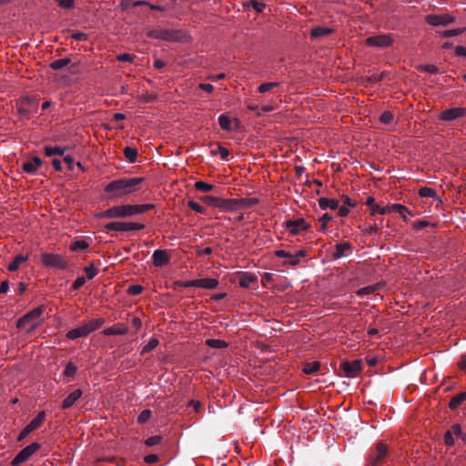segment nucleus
<instances>
[{"label":"nucleus","instance_id":"nucleus-1","mask_svg":"<svg viewBox=\"0 0 466 466\" xmlns=\"http://www.w3.org/2000/svg\"><path fill=\"white\" fill-rule=\"evenodd\" d=\"M142 181L140 177L114 180L106 186L105 191L110 198H119L137 191Z\"/></svg>","mask_w":466,"mask_h":466},{"label":"nucleus","instance_id":"nucleus-44","mask_svg":"<svg viewBox=\"0 0 466 466\" xmlns=\"http://www.w3.org/2000/svg\"><path fill=\"white\" fill-rule=\"evenodd\" d=\"M187 205L192 210H194L199 214H203L205 212L204 208L199 203H198L194 200H189Z\"/></svg>","mask_w":466,"mask_h":466},{"label":"nucleus","instance_id":"nucleus-39","mask_svg":"<svg viewBox=\"0 0 466 466\" xmlns=\"http://www.w3.org/2000/svg\"><path fill=\"white\" fill-rule=\"evenodd\" d=\"M417 69L421 72H426L430 74H437L439 73V69L434 65H420L417 66Z\"/></svg>","mask_w":466,"mask_h":466},{"label":"nucleus","instance_id":"nucleus-2","mask_svg":"<svg viewBox=\"0 0 466 466\" xmlns=\"http://www.w3.org/2000/svg\"><path fill=\"white\" fill-rule=\"evenodd\" d=\"M153 208L152 204L115 206L103 211L100 217L103 218H127L143 214Z\"/></svg>","mask_w":466,"mask_h":466},{"label":"nucleus","instance_id":"nucleus-11","mask_svg":"<svg viewBox=\"0 0 466 466\" xmlns=\"http://www.w3.org/2000/svg\"><path fill=\"white\" fill-rule=\"evenodd\" d=\"M309 225L304 218L296 220H289L286 222V229L292 235L296 236L309 228Z\"/></svg>","mask_w":466,"mask_h":466},{"label":"nucleus","instance_id":"nucleus-52","mask_svg":"<svg viewBox=\"0 0 466 466\" xmlns=\"http://www.w3.org/2000/svg\"><path fill=\"white\" fill-rule=\"evenodd\" d=\"M143 290L142 286L140 285H132L128 288L127 293L129 295L137 296L139 295Z\"/></svg>","mask_w":466,"mask_h":466},{"label":"nucleus","instance_id":"nucleus-24","mask_svg":"<svg viewBox=\"0 0 466 466\" xmlns=\"http://www.w3.org/2000/svg\"><path fill=\"white\" fill-rule=\"evenodd\" d=\"M332 32L333 29L329 27L317 26L311 29L310 35L312 38H320L330 35Z\"/></svg>","mask_w":466,"mask_h":466},{"label":"nucleus","instance_id":"nucleus-9","mask_svg":"<svg viewBox=\"0 0 466 466\" xmlns=\"http://www.w3.org/2000/svg\"><path fill=\"white\" fill-rule=\"evenodd\" d=\"M218 280L214 278H205V279H193L186 281L183 284V287L185 288H202L206 289H214L218 287Z\"/></svg>","mask_w":466,"mask_h":466},{"label":"nucleus","instance_id":"nucleus-17","mask_svg":"<svg viewBox=\"0 0 466 466\" xmlns=\"http://www.w3.org/2000/svg\"><path fill=\"white\" fill-rule=\"evenodd\" d=\"M153 264L156 267H162L169 262L170 257L167 250L157 249L152 255Z\"/></svg>","mask_w":466,"mask_h":466},{"label":"nucleus","instance_id":"nucleus-57","mask_svg":"<svg viewBox=\"0 0 466 466\" xmlns=\"http://www.w3.org/2000/svg\"><path fill=\"white\" fill-rule=\"evenodd\" d=\"M86 283L85 277H78L73 283V289H78Z\"/></svg>","mask_w":466,"mask_h":466},{"label":"nucleus","instance_id":"nucleus-60","mask_svg":"<svg viewBox=\"0 0 466 466\" xmlns=\"http://www.w3.org/2000/svg\"><path fill=\"white\" fill-rule=\"evenodd\" d=\"M218 153L220 155L223 160H228V150L226 147L219 146L218 147Z\"/></svg>","mask_w":466,"mask_h":466},{"label":"nucleus","instance_id":"nucleus-29","mask_svg":"<svg viewBox=\"0 0 466 466\" xmlns=\"http://www.w3.org/2000/svg\"><path fill=\"white\" fill-rule=\"evenodd\" d=\"M28 259L27 256L17 255L14 260L8 265V270L15 271L19 268L22 263L25 262Z\"/></svg>","mask_w":466,"mask_h":466},{"label":"nucleus","instance_id":"nucleus-15","mask_svg":"<svg viewBox=\"0 0 466 466\" xmlns=\"http://www.w3.org/2000/svg\"><path fill=\"white\" fill-rule=\"evenodd\" d=\"M148 36L156 39H162L167 41L177 40L176 32L166 29L153 30L148 33Z\"/></svg>","mask_w":466,"mask_h":466},{"label":"nucleus","instance_id":"nucleus-4","mask_svg":"<svg viewBox=\"0 0 466 466\" xmlns=\"http://www.w3.org/2000/svg\"><path fill=\"white\" fill-rule=\"evenodd\" d=\"M104 323L103 319H90L86 323L69 330L66 333V338L69 339H76L81 337H86L91 332L97 329Z\"/></svg>","mask_w":466,"mask_h":466},{"label":"nucleus","instance_id":"nucleus-64","mask_svg":"<svg viewBox=\"0 0 466 466\" xmlns=\"http://www.w3.org/2000/svg\"><path fill=\"white\" fill-rule=\"evenodd\" d=\"M455 53L458 56H466V48L464 46H456Z\"/></svg>","mask_w":466,"mask_h":466},{"label":"nucleus","instance_id":"nucleus-45","mask_svg":"<svg viewBox=\"0 0 466 466\" xmlns=\"http://www.w3.org/2000/svg\"><path fill=\"white\" fill-rule=\"evenodd\" d=\"M380 120L383 124H390L393 120V114L390 111H385L380 115Z\"/></svg>","mask_w":466,"mask_h":466},{"label":"nucleus","instance_id":"nucleus-10","mask_svg":"<svg viewBox=\"0 0 466 466\" xmlns=\"http://www.w3.org/2000/svg\"><path fill=\"white\" fill-rule=\"evenodd\" d=\"M426 22L433 26L447 25L455 21V17L449 15H428L425 18Z\"/></svg>","mask_w":466,"mask_h":466},{"label":"nucleus","instance_id":"nucleus-61","mask_svg":"<svg viewBox=\"0 0 466 466\" xmlns=\"http://www.w3.org/2000/svg\"><path fill=\"white\" fill-rule=\"evenodd\" d=\"M444 441L448 446H452L454 444V440L451 431H447L445 433Z\"/></svg>","mask_w":466,"mask_h":466},{"label":"nucleus","instance_id":"nucleus-48","mask_svg":"<svg viewBox=\"0 0 466 466\" xmlns=\"http://www.w3.org/2000/svg\"><path fill=\"white\" fill-rule=\"evenodd\" d=\"M331 220V217L328 214V213H325L319 219V223H320V228L319 230L320 231H325L326 230V228H327V223Z\"/></svg>","mask_w":466,"mask_h":466},{"label":"nucleus","instance_id":"nucleus-46","mask_svg":"<svg viewBox=\"0 0 466 466\" xmlns=\"http://www.w3.org/2000/svg\"><path fill=\"white\" fill-rule=\"evenodd\" d=\"M76 367L72 362L67 363L64 370V375L66 377H72L76 374Z\"/></svg>","mask_w":466,"mask_h":466},{"label":"nucleus","instance_id":"nucleus-6","mask_svg":"<svg viewBox=\"0 0 466 466\" xmlns=\"http://www.w3.org/2000/svg\"><path fill=\"white\" fill-rule=\"evenodd\" d=\"M41 262L46 267H52L60 269L67 268V262L58 254L44 253L41 255Z\"/></svg>","mask_w":466,"mask_h":466},{"label":"nucleus","instance_id":"nucleus-41","mask_svg":"<svg viewBox=\"0 0 466 466\" xmlns=\"http://www.w3.org/2000/svg\"><path fill=\"white\" fill-rule=\"evenodd\" d=\"M158 345V340L156 338L150 339L147 345H145L142 349L141 354H145L147 352L151 351Z\"/></svg>","mask_w":466,"mask_h":466},{"label":"nucleus","instance_id":"nucleus-54","mask_svg":"<svg viewBox=\"0 0 466 466\" xmlns=\"http://www.w3.org/2000/svg\"><path fill=\"white\" fill-rule=\"evenodd\" d=\"M363 232L366 235H372L378 232V227L376 225H365L363 228Z\"/></svg>","mask_w":466,"mask_h":466},{"label":"nucleus","instance_id":"nucleus-28","mask_svg":"<svg viewBox=\"0 0 466 466\" xmlns=\"http://www.w3.org/2000/svg\"><path fill=\"white\" fill-rule=\"evenodd\" d=\"M257 277L251 273L244 274L239 279V285L242 288H248L250 285L257 281Z\"/></svg>","mask_w":466,"mask_h":466},{"label":"nucleus","instance_id":"nucleus-40","mask_svg":"<svg viewBox=\"0 0 466 466\" xmlns=\"http://www.w3.org/2000/svg\"><path fill=\"white\" fill-rule=\"evenodd\" d=\"M88 243L85 240H76L71 244L70 249L72 251H77L80 249H86L88 248Z\"/></svg>","mask_w":466,"mask_h":466},{"label":"nucleus","instance_id":"nucleus-53","mask_svg":"<svg viewBox=\"0 0 466 466\" xmlns=\"http://www.w3.org/2000/svg\"><path fill=\"white\" fill-rule=\"evenodd\" d=\"M116 59L120 62H128V63H132L134 61V56L130 55V54H127V53H124V54H120L116 56Z\"/></svg>","mask_w":466,"mask_h":466},{"label":"nucleus","instance_id":"nucleus-36","mask_svg":"<svg viewBox=\"0 0 466 466\" xmlns=\"http://www.w3.org/2000/svg\"><path fill=\"white\" fill-rule=\"evenodd\" d=\"M206 344L214 349H223L228 346L226 341L217 339H207Z\"/></svg>","mask_w":466,"mask_h":466},{"label":"nucleus","instance_id":"nucleus-25","mask_svg":"<svg viewBox=\"0 0 466 466\" xmlns=\"http://www.w3.org/2000/svg\"><path fill=\"white\" fill-rule=\"evenodd\" d=\"M319 205L321 209H337L339 208V201L332 198H321L319 199Z\"/></svg>","mask_w":466,"mask_h":466},{"label":"nucleus","instance_id":"nucleus-32","mask_svg":"<svg viewBox=\"0 0 466 466\" xmlns=\"http://www.w3.org/2000/svg\"><path fill=\"white\" fill-rule=\"evenodd\" d=\"M366 204L370 207V215L374 216L375 214H380V209H386V207H380L379 204L375 203V199L372 197L368 198Z\"/></svg>","mask_w":466,"mask_h":466},{"label":"nucleus","instance_id":"nucleus-23","mask_svg":"<svg viewBox=\"0 0 466 466\" xmlns=\"http://www.w3.org/2000/svg\"><path fill=\"white\" fill-rule=\"evenodd\" d=\"M128 332V328L127 326H112L104 329L103 333L106 336L111 335H124Z\"/></svg>","mask_w":466,"mask_h":466},{"label":"nucleus","instance_id":"nucleus-37","mask_svg":"<svg viewBox=\"0 0 466 466\" xmlns=\"http://www.w3.org/2000/svg\"><path fill=\"white\" fill-rule=\"evenodd\" d=\"M279 86V82H268V83H263L258 87V90L260 93H266L268 91H271L274 87H277Z\"/></svg>","mask_w":466,"mask_h":466},{"label":"nucleus","instance_id":"nucleus-38","mask_svg":"<svg viewBox=\"0 0 466 466\" xmlns=\"http://www.w3.org/2000/svg\"><path fill=\"white\" fill-rule=\"evenodd\" d=\"M195 188L198 191L208 192L214 188V186L204 181H197L195 183Z\"/></svg>","mask_w":466,"mask_h":466},{"label":"nucleus","instance_id":"nucleus-20","mask_svg":"<svg viewBox=\"0 0 466 466\" xmlns=\"http://www.w3.org/2000/svg\"><path fill=\"white\" fill-rule=\"evenodd\" d=\"M388 448L385 444L379 442L376 445L377 455L375 457H370V463L371 466H378L379 461L383 459L387 454Z\"/></svg>","mask_w":466,"mask_h":466},{"label":"nucleus","instance_id":"nucleus-7","mask_svg":"<svg viewBox=\"0 0 466 466\" xmlns=\"http://www.w3.org/2000/svg\"><path fill=\"white\" fill-rule=\"evenodd\" d=\"M145 228L144 224L136 223V222H122L116 221L107 223L105 226V229L107 231L115 230V231H133V230H140Z\"/></svg>","mask_w":466,"mask_h":466},{"label":"nucleus","instance_id":"nucleus-49","mask_svg":"<svg viewBox=\"0 0 466 466\" xmlns=\"http://www.w3.org/2000/svg\"><path fill=\"white\" fill-rule=\"evenodd\" d=\"M84 270H85V272L86 274V278L88 279H94L96 276V274H97V271H96V269H95L93 264L86 267Z\"/></svg>","mask_w":466,"mask_h":466},{"label":"nucleus","instance_id":"nucleus-18","mask_svg":"<svg viewBox=\"0 0 466 466\" xmlns=\"http://www.w3.org/2000/svg\"><path fill=\"white\" fill-rule=\"evenodd\" d=\"M42 160L38 157H34L22 165V169L28 174H35L41 167Z\"/></svg>","mask_w":466,"mask_h":466},{"label":"nucleus","instance_id":"nucleus-55","mask_svg":"<svg viewBox=\"0 0 466 466\" xmlns=\"http://www.w3.org/2000/svg\"><path fill=\"white\" fill-rule=\"evenodd\" d=\"M249 5L258 13L262 12L263 9L265 8V5L260 2H258L257 0H251L249 2Z\"/></svg>","mask_w":466,"mask_h":466},{"label":"nucleus","instance_id":"nucleus-35","mask_svg":"<svg viewBox=\"0 0 466 466\" xmlns=\"http://www.w3.org/2000/svg\"><path fill=\"white\" fill-rule=\"evenodd\" d=\"M70 62H71V60L67 57L57 59V60L53 61L50 64V67L54 70H59V69L66 66Z\"/></svg>","mask_w":466,"mask_h":466},{"label":"nucleus","instance_id":"nucleus-19","mask_svg":"<svg viewBox=\"0 0 466 466\" xmlns=\"http://www.w3.org/2000/svg\"><path fill=\"white\" fill-rule=\"evenodd\" d=\"M352 250V245L350 242L338 243L335 246V252L332 255L333 259H339L348 255Z\"/></svg>","mask_w":466,"mask_h":466},{"label":"nucleus","instance_id":"nucleus-5","mask_svg":"<svg viewBox=\"0 0 466 466\" xmlns=\"http://www.w3.org/2000/svg\"><path fill=\"white\" fill-rule=\"evenodd\" d=\"M200 200L210 207L218 208L225 210L234 209L237 204V200L224 199L208 195L202 196Z\"/></svg>","mask_w":466,"mask_h":466},{"label":"nucleus","instance_id":"nucleus-16","mask_svg":"<svg viewBox=\"0 0 466 466\" xmlns=\"http://www.w3.org/2000/svg\"><path fill=\"white\" fill-rule=\"evenodd\" d=\"M379 211L380 215H385L392 212L399 213L404 219H406L407 215L410 214L408 208L401 204H392L390 206H386V209H380Z\"/></svg>","mask_w":466,"mask_h":466},{"label":"nucleus","instance_id":"nucleus-12","mask_svg":"<svg viewBox=\"0 0 466 466\" xmlns=\"http://www.w3.org/2000/svg\"><path fill=\"white\" fill-rule=\"evenodd\" d=\"M392 42L393 40L390 35H379L366 39L367 46L376 47H388Z\"/></svg>","mask_w":466,"mask_h":466},{"label":"nucleus","instance_id":"nucleus-47","mask_svg":"<svg viewBox=\"0 0 466 466\" xmlns=\"http://www.w3.org/2000/svg\"><path fill=\"white\" fill-rule=\"evenodd\" d=\"M161 440H162L161 436L155 435V436H151V437L147 438L146 440L145 443L147 446H155V445H158L161 442Z\"/></svg>","mask_w":466,"mask_h":466},{"label":"nucleus","instance_id":"nucleus-27","mask_svg":"<svg viewBox=\"0 0 466 466\" xmlns=\"http://www.w3.org/2000/svg\"><path fill=\"white\" fill-rule=\"evenodd\" d=\"M463 402H466V391L465 392H461L456 396H454L450 403H449V407L451 409V410H456L458 409Z\"/></svg>","mask_w":466,"mask_h":466},{"label":"nucleus","instance_id":"nucleus-58","mask_svg":"<svg viewBox=\"0 0 466 466\" xmlns=\"http://www.w3.org/2000/svg\"><path fill=\"white\" fill-rule=\"evenodd\" d=\"M71 36H72V38H74L75 40H77V41H85L87 39V35L83 32L74 33V34H72Z\"/></svg>","mask_w":466,"mask_h":466},{"label":"nucleus","instance_id":"nucleus-31","mask_svg":"<svg viewBox=\"0 0 466 466\" xmlns=\"http://www.w3.org/2000/svg\"><path fill=\"white\" fill-rule=\"evenodd\" d=\"M320 363L319 361L308 362L303 367V371L306 374H313L319 371Z\"/></svg>","mask_w":466,"mask_h":466},{"label":"nucleus","instance_id":"nucleus-8","mask_svg":"<svg viewBox=\"0 0 466 466\" xmlns=\"http://www.w3.org/2000/svg\"><path fill=\"white\" fill-rule=\"evenodd\" d=\"M40 448V444L37 442H34L22 451H20L17 455L13 459L11 464L13 466H18L21 463L26 461L34 453H35Z\"/></svg>","mask_w":466,"mask_h":466},{"label":"nucleus","instance_id":"nucleus-21","mask_svg":"<svg viewBox=\"0 0 466 466\" xmlns=\"http://www.w3.org/2000/svg\"><path fill=\"white\" fill-rule=\"evenodd\" d=\"M82 396V390L77 389L71 392L63 401L62 408L68 409L72 407L76 400H78Z\"/></svg>","mask_w":466,"mask_h":466},{"label":"nucleus","instance_id":"nucleus-59","mask_svg":"<svg viewBox=\"0 0 466 466\" xmlns=\"http://www.w3.org/2000/svg\"><path fill=\"white\" fill-rule=\"evenodd\" d=\"M158 461H159V458L156 454H149V455L145 457V461L147 464H153V463L157 462Z\"/></svg>","mask_w":466,"mask_h":466},{"label":"nucleus","instance_id":"nucleus-14","mask_svg":"<svg viewBox=\"0 0 466 466\" xmlns=\"http://www.w3.org/2000/svg\"><path fill=\"white\" fill-rule=\"evenodd\" d=\"M466 115L465 107H453L450 109H446L440 115V119L443 121H453L455 119L461 118Z\"/></svg>","mask_w":466,"mask_h":466},{"label":"nucleus","instance_id":"nucleus-26","mask_svg":"<svg viewBox=\"0 0 466 466\" xmlns=\"http://www.w3.org/2000/svg\"><path fill=\"white\" fill-rule=\"evenodd\" d=\"M46 420V412L40 411L26 426L33 431L38 429Z\"/></svg>","mask_w":466,"mask_h":466},{"label":"nucleus","instance_id":"nucleus-34","mask_svg":"<svg viewBox=\"0 0 466 466\" xmlns=\"http://www.w3.org/2000/svg\"><path fill=\"white\" fill-rule=\"evenodd\" d=\"M44 151H45L46 156H47V157H52L55 155L62 156L65 153V148L60 147H46L44 148Z\"/></svg>","mask_w":466,"mask_h":466},{"label":"nucleus","instance_id":"nucleus-22","mask_svg":"<svg viewBox=\"0 0 466 466\" xmlns=\"http://www.w3.org/2000/svg\"><path fill=\"white\" fill-rule=\"evenodd\" d=\"M232 123L235 124V127L239 125L238 119L235 118L233 121L226 115H220L218 116V124L223 130L229 131L233 128Z\"/></svg>","mask_w":466,"mask_h":466},{"label":"nucleus","instance_id":"nucleus-33","mask_svg":"<svg viewBox=\"0 0 466 466\" xmlns=\"http://www.w3.org/2000/svg\"><path fill=\"white\" fill-rule=\"evenodd\" d=\"M124 155L130 163H134L137 157V150L134 147H127L124 148Z\"/></svg>","mask_w":466,"mask_h":466},{"label":"nucleus","instance_id":"nucleus-3","mask_svg":"<svg viewBox=\"0 0 466 466\" xmlns=\"http://www.w3.org/2000/svg\"><path fill=\"white\" fill-rule=\"evenodd\" d=\"M44 311V306H39L29 311L18 319L16 324L17 328L25 329L27 333L33 332L43 323L41 316Z\"/></svg>","mask_w":466,"mask_h":466},{"label":"nucleus","instance_id":"nucleus-56","mask_svg":"<svg viewBox=\"0 0 466 466\" xmlns=\"http://www.w3.org/2000/svg\"><path fill=\"white\" fill-rule=\"evenodd\" d=\"M58 5L63 8L69 9L73 6L74 0H56Z\"/></svg>","mask_w":466,"mask_h":466},{"label":"nucleus","instance_id":"nucleus-50","mask_svg":"<svg viewBox=\"0 0 466 466\" xmlns=\"http://www.w3.org/2000/svg\"><path fill=\"white\" fill-rule=\"evenodd\" d=\"M376 290L375 286L364 287L357 291L359 296H365L373 293Z\"/></svg>","mask_w":466,"mask_h":466},{"label":"nucleus","instance_id":"nucleus-42","mask_svg":"<svg viewBox=\"0 0 466 466\" xmlns=\"http://www.w3.org/2000/svg\"><path fill=\"white\" fill-rule=\"evenodd\" d=\"M419 195L422 198H434L436 192L431 187H424L419 190Z\"/></svg>","mask_w":466,"mask_h":466},{"label":"nucleus","instance_id":"nucleus-62","mask_svg":"<svg viewBox=\"0 0 466 466\" xmlns=\"http://www.w3.org/2000/svg\"><path fill=\"white\" fill-rule=\"evenodd\" d=\"M275 255L278 258H286L288 259L291 257V253L282 249L276 250Z\"/></svg>","mask_w":466,"mask_h":466},{"label":"nucleus","instance_id":"nucleus-30","mask_svg":"<svg viewBox=\"0 0 466 466\" xmlns=\"http://www.w3.org/2000/svg\"><path fill=\"white\" fill-rule=\"evenodd\" d=\"M306 256V252L304 250H299L296 254H291V257L289 258L285 265L289 266H297L300 262V258Z\"/></svg>","mask_w":466,"mask_h":466},{"label":"nucleus","instance_id":"nucleus-13","mask_svg":"<svg viewBox=\"0 0 466 466\" xmlns=\"http://www.w3.org/2000/svg\"><path fill=\"white\" fill-rule=\"evenodd\" d=\"M340 369L344 371L345 376L355 378L361 370V361L360 360H355L351 362L343 361L340 363Z\"/></svg>","mask_w":466,"mask_h":466},{"label":"nucleus","instance_id":"nucleus-51","mask_svg":"<svg viewBox=\"0 0 466 466\" xmlns=\"http://www.w3.org/2000/svg\"><path fill=\"white\" fill-rule=\"evenodd\" d=\"M464 31H465V28H456V29L447 30L443 33V36H446V37L455 36L460 34H462Z\"/></svg>","mask_w":466,"mask_h":466},{"label":"nucleus","instance_id":"nucleus-43","mask_svg":"<svg viewBox=\"0 0 466 466\" xmlns=\"http://www.w3.org/2000/svg\"><path fill=\"white\" fill-rule=\"evenodd\" d=\"M151 417V410H144L140 412V414L137 417V421L140 424L146 423Z\"/></svg>","mask_w":466,"mask_h":466},{"label":"nucleus","instance_id":"nucleus-63","mask_svg":"<svg viewBox=\"0 0 466 466\" xmlns=\"http://www.w3.org/2000/svg\"><path fill=\"white\" fill-rule=\"evenodd\" d=\"M32 431L27 427L25 426L20 432L19 436H18V441H22L24 438H25L29 433H31Z\"/></svg>","mask_w":466,"mask_h":466}]
</instances>
